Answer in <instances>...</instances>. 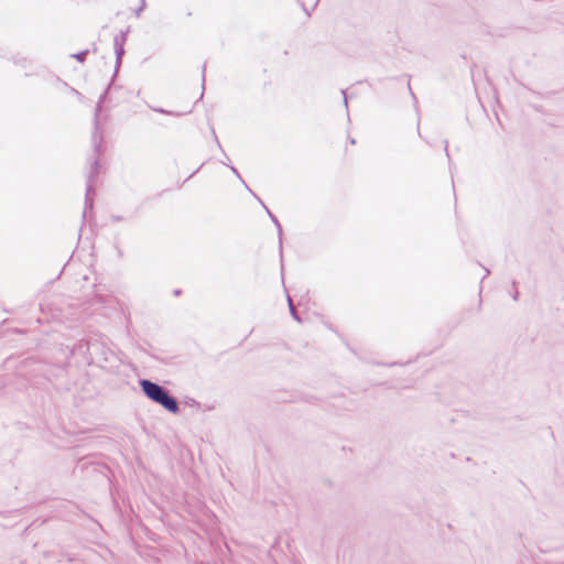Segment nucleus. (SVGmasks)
Listing matches in <instances>:
<instances>
[{
  "label": "nucleus",
  "instance_id": "f257e3e1",
  "mask_svg": "<svg viewBox=\"0 0 564 564\" xmlns=\"http://www.w3.org/2000/svg\"><path fill=\"white\" fill-rule=\"evenodd\" d=\"M140 384L142 391L149 399L161 404L164 409L172 413H176L178 411V404L176 400L169 395V393L161 386L145 379L141 380Z\"/></svg>",
  "mask_w": 564,
  "mask_h": 564
},
{
  "label": "nucleus",
  "instance_id": "f03ea898",
  "mask_svg": "<svg viewBox=\"0 0 564 564\" xmlns=\"http://www.w3.org/2000/svg\"><path fill=\"white\" fill-rule=\"evenodd\" d=\"M115 52L117 56V62L119 63L123 54V44L119 42L118 37L115 39Z\"/></svg>",
  "mask_w": 564,
  "mask_h": 564
},
{
  "label": "nucleus",
  "instance_id": "7ed1b4c3",
  "mask_svg": "<svg viewBox=\"0 0 564 564\" xmlns=\"http://www.w3.org/2000/svg\"><path fill=\"white\" fill-rule=\"evenodd\" d=\"M85 55H86V52H82V53H79V54L75 55V57H76L79 62H83V61H84V58H85Z\"/></svg>",
  "mask_w": 564,
  "mask_h": 564
},
{
  "label": "nucleus",
  "instance_id": "20e7f679",
  "mask_svg": "<svg viewBox=\"0 0 564 564\" xmlns=\"http://www.w3.org/2000/svg\"><path fill=\"white\" fill-rule=\"evenodd\" d=\"M289 305H290V311H291L292 315H293L294 317H296V315H295V310H294V306H293L292 301H291V299H290V297H289Z\"/></svg>",
  "mask_w": 564,
  "mask_h": 564
},
{
  "label": "nucleus",
  "instance_id": "39448f33",
  "mask_svg": "<svg viewBox=\"0 0 564 564\" xmlns=\"http://www.w3.org/2000/svg\"><path fill=\"white\" fill-rule=\"evenodd\" d=\"M344 102H345V106L346 108L348 107V100H347V96L344 94Z\"/></svg>",
  "mask_w": 564,
  "mask_h": 564
}]
</instances>
